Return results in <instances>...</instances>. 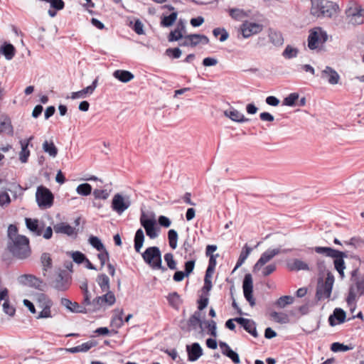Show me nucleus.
I'll list each match as a JSON object with an SVG mask.
<instances>
[{
  "label": "nucleus",
  "instance_id": "c85d7f7f",
  "mask_svg": "<svg viewBox=\"0 0 364 364\" xmlns=\"http://www.w3.org/2000/svg\"><path fill=\"white\" fill-rule=\"evenodd\" d=\"M113 76L122 82H128L134 79V75L127 70H117L113 73Z\"/></svg>",
  "mask_w": 364,
  "mask_h": 364
},
{
  "label": "nucleus",
  "instance_id": "7c9ffc66",
  "mask_svg": "<svg viewBox=\"0 0 364 364\" xmlns=\"http://www.w3.org/2000/svg\"><path fill=\"white\" fill-rule=\"evenodd\" d=\"M16 50L11 43H4L0 47V53L4 55L7 60H11L15 55Z\"/></svg>",
  "mask_w": 364,
  "mask_h": 364
},
{
  "label": "nucleus",
  "instance_id": "13d9d810",
  "mask_svg": "<svg viewBox=\"0 0 364 364\" xmlns=\"http://www.w3.org/2000/svg\"><path fill=\"white\" fill-rule=\"evenodd\" d=\"M299 95L297 93H291L287 97L284 98L283 104L287 106H294L295 102L298 100Z\"/></svg>",
  "mask_w": 364,
  "mask_h": 364
},
{
  "label": "nucleus",
  "instance_id": "c03bdc74",
  "mask_svg": "<svg viewBox=\"0 0 364 364\" xmlns=\"http://www.w3.org/2000/svg\"><path fill=\"white\" fill-rule=\"evenodd\" d=\"M299 50L292 47L290 45L287 46L282 53V56L286 59H291L296 58L298 55Z\"/></svg>",
  "mask_w": 364,
  "mask_h": 364
},
{
  "label": "nucleus",
  "instance_id": "e2e57ef3",
  "mask_svg": "<svg viewBox=\"0 0 364 364\" xmlns=\"http://www.w3.org/2000/svg\"><path fill=\"white\" fill-rule=\"evenodd\" d=\"M93 196L96 199L106 200L109 196V193L107 190L95 189Z\"/></svg>",
  "mask_w": 364,
  "mask_h": 364
},
{
  "label": "nucleus",
  "instance_id": "69168bd1",
  "mask_svg": "<svg viewBox=\"0 0 364 364\" xmlns=\"http://www.w3.org/2000/svg\"><path fill=\"white\" fill-rule=\"evenodd\" d=\"M71 256L73 260L77 264H82L86 259L85 255L79 251L73 252Z\"/></svg>",
  "mask_w": 364,
  "mask_h": 364
},
{
  "label": "nucleus",
  "instance_id": "f8f14e48",
  "mask_svg": "<svg viewBox=\"0 0 364 364\" xmlns=\"http://www.w3.org/2000/svg\"><path fill=\"white\" fill-rule=\"evenodd\" d=\"M346 14L349 22L352 24L359 25L364 22V9L360 7H350L346 10Z\"/></svg>",
  "mask_w": 364,
  "mask_h": 364
},
{
  "label": "nucleus",
  "instance_id": "774afa93",
  "mask_svg": "<svg viewBox=\"0 0 364 364\" xmlns=\"http://www.w3.org/2000/svg\"><path fill=\"white\" fill-rule=\"evenodd\" d=\"M3 310L4 312L9 316H13L16 312L14 307L10 305L9 301L6 300V302H4L3 304Z\"/></svg>",
  "mask_w": 364,
  "mask_h": 364
},
{
  "label": "nucleus",
  "instance_id": "aec40b11",
  "mask_svg": "<svg viewBox=\"0 0 364 364\" xmlns=\"http://www.w3.org/2000/svg\"><path fill=\"white\" fill-rule=\"evenodd\" d=\"M60 304L73 313H87L86 307L80 306L77 302H73L66 298H62Z\"/></svg>",
  "mask_w": 364,
  "mask_h": 364
},
{
  "label": "nucleus",
  "instance_id": "8fccbe9b",
  "mask_svg": "<svg viewBox=\"0 0 364 364\" xmlns=\"http://www.w3.org/2000/svg\"><path fill=\"white\" fill-rule=\"evenodd\" d=\"M294 302V297L291 296H282L276 301V305L279 308H284L287 305Z\"/></svg>",
  "mask_w": 364,
  "mask_h": 364
},
{
  "label": "nucleus",
  "instance_id": "393cba45",
  "mask_svg": "<svg viewBox=\"0 0 364 364\" xmlns=\"http://www.w3.org/2000/svg\"><path fill=\"white\" fill-rule=\"evenodd\" d=\"M96 342L93 341H89L77 346L65 348V350L70 353H76L79 352H87L92 347L95 346Z\"/></svg>",
  "mask_w": 364,
  "mask_h": 364
},
{
  "label": "nucleus",
  "instance_id": "3c124183",
  "mask_svg": "<svg viewBox=\"0 0 364 364\" xmlns=\"http://www.w3.org/2000/svg\"><path fill=\"white\" fill-rule=\"evenodd\" d=\"M164 260L166 262L168 267L171 270L177 269V263L174 259L173 255L172 253H166L164 256Z\"/></svg>",
  "mask_w": 364,
  "mask_h": 364
},
{
  "label": "nucleus",
  "instance_id": "473e14b6",
  "mask_svg": "<svg viewBox=\"0 0 364 364\" xmlns=\"http://www.w3.org/2000/svg\"><path fill=\"white\" fill-rule=\"evenodd\" d=\"M200 312L195 311L188 320V325L191 329L196 330L198 327L202 328L203 323L200 319Z\"/></svg>",
  "mask_w": 364,
  "mask_h": 364
},
{
  "label": "nucleus",
  "instance_id": "49530a36",
  "mask_svg": "<svg viewBox=\"0 0 364 364\" xmlns=\"http://www.w3.org/2000/svg\"><path fill=\"white\" fill-rule=\"evenodd\" d=\"M169 246L175 250L178 245V233L175 230H169L168 232Z\"/></svg>",
  "mask_w": 364,
  "mask_h": 364
},
{
  "label": "nucleus",
  "instance_id": "2eb2a0df",
  "mask_svg": "<svg viewBox=\"0 0 364 364\" xmlns=\"http://www.w3.org/2000/svg\"><path fill=\"white\" fill-rule=\"evenodd\" d=\"M267 36L269 41L276 47H281L284 43V39L281 31L269 28L267 30Z\"/></svg>",
  "mask_w": 364,
  "mask_h": 364
},
{
  "label": "nucleus",
  "instance_id": "a211bd4d",
  "mask_svg": "<svg viewBox=\"0 0 364 364\" xmlns=\"http://www.w3.org/2000/svg\"><path fill=\"white\" fill-rule=\"evenodd\" d=\"M53 230L56 233L64 234L70 237L76 236L77 234V229L66 223L55 224L53 226Z\"/></svg>",
  "mask_w": 364,
  "mask_h": 364
},
{
  "label": "nucleus",
  "instance_id": "603ef678",
  "mask_svg": "<svg viewBox=\"0 0 364 364\" xmlns=\"http://www.w3.org/2000/svg\"><path fill=\"white\" fill-rule=\"evenodd\" d=\"M76 191L79 195L87 196L91 193L92 186L89 183H82L77 187Z\"/></svg>",
  "mask_w": 364,
  "mask_h": 364
},
{
  "label": "nucleus",
  "instance_id": "423d86ee",
  "mask_svg": "<svg viewBox=\"0 0 364 364\" xmlns=\"http://www.w3.org/2000/svg\"><path fill=\"white\" fill-rule=\"evenodd\" d=\"M328 40L326 32L321 27H316L309 31L308 36V47L315 50L324 44Z\"/></svg>",
  "mask_w": 364,
  "mask_h": 364
},
{
  "label": "nucleus",
  "instance_id": "2f4dec72",
  "mask_svg": "<svg viewBox=\"0 0 364 364\" xmlns=\"http://www.w3.org/2000/svg\"><path fill=\"white\" fill-rule=\"evenodd\" d=\"M70 287V282L68 279L64 278L61 274L53 282V287L58 291H66Z\"/></svg>",
  "mask_w": 364,
  "mask_h": 364
},
{
  "label": "nucleus",
  "instance_id": "0eeeda50",
  "mask_svg": "<svg viewBox=\"0 0 364 364\" xmlns=\"http://www.w3.org/2000/svg\"><path fill=\"white\" fill-rule=\"evenodd\" d=\"M36 200L41 209H47L53 205L54 196L48 188L40 186L36 189Z\"/></svg>",
  "mask_w": 364,
  "mask_h": 364
},
{
  "label": "nucleus",
  "instance_id": "a878e982",
  "mask_svg": "<svg viewBox=\"0 0 364 364\" xmlns=\"http://www.w3.org/2000/svg\"><path fill=\"white\" fill-rule=\"evenodd\" d=\"M33 139V136H31L28 139L21 140L20 141L21 150L19 154V159L22 163H26L28 161V158L30 155V151L28 149L30 141Z\"/></svg>",
  "mask_w": 364,
  "mask_h": 364
},
{
  "label": "nucleus",
  "instance_id": "e433bc0d",
  "mask_svg": "<svg viewBox=\"0 0 364 364\" xmlns=\"http://www.w3.org/2000/svg\"><path fill=\"white\" fill-rule=\"evenodd\" d=\"M35 300L40 308L46 307L47 306H52L51 300L43 293H38L35 296Z\"/></svg>",
  "mask_w": 364,
  "mask_h": 364
},
{
  "label": "nucleus",
  "instance_id": "39448f33",
  "mask_svg": "<svg viewBox=\"0 0 364 364\" xmlns=\"http://www.w3.org/2000/svg\"><path fill=\"white\" fill-rule=\"evenodd\" d=\"M140 224L144 228L146 235L151 240L159 236V229L156 225L154 215H148L142 212L140 216Z\"/></svg>",
  "mask_w": 364,
  "mask_h": 364
},
{
  "label": "nucleus",
  "instance_id": "c9c22d12",
  "mask_svg": "<svg viewBox=\"0 0 364 364\" xmlns=\"http://www.w3.org/2000/svg\"><path fill=\"white\" fill-rule=\"evenodd\" d=\"M252 248L250 247L247 245H245L239 256V258L237 261L236 265L235 267L234 270L241 267L243 263L245 262L248 256L250 255V252H252Z\"/></svg>",
  "mask_w": 364,
  "mask_h": 364
},
{
  "label": "nucleus",
  "instance_id": "f257e3e1",
  "mask_svg": "<svg viewBox=\"0 0 364 364\" xmlns=\"http://www.w3.org/2000/svg\"><path fill=\"white\" fill-rule=\"evenodd\" d=\"M310 13L316 18H331L338 10V6L328 0H311Z\"/></svg>",
  "mask_w": 364,
  "mask_h": 364
},
{
  "label": "nucleus",
  "instance_id": "4d7b16f0",
  "mask_svg": "<svg viewBox=\"0 0 364 364\" xmlns=\"http://www.w3.org/2000/svg\"><path fill=\"white\" fill-rule=\"evenodd\" d=\"M167 299L170 305L176 308L178 307L181 303L180 296L176 292L169 294Z\"/></svg>",
  "mask_w": 364,
  "mask_h": 364
},
{
  "label": "nucleus",
  "instance_id": "ea45409f",
  "mask_svg": "<svg viewBox=\"0 0 364 364\" xmlns=\"http://www.w3.org/2000/svg\"><path fill=\"white\" fill-rule=\"evenodd\" d=\"M229 14L233 19L237 21H241L249 15L247 12L240 9H230Z\"/></svg>",
  "mask_w": 364,
  "mask_h": 364
},
{
  "label": "nucleus",
  "instance_id": "0e129e2a",
  "mask_svg": "<svg viewBox=\"0 0 364 364\" xmlns=\"http://www.w3.org/2000/svg\"><path fill=\"white\" fill-rule=\"evenodd\" d=\"M276 264H269L265 267H262L259 271H262V274L264 277H267L272 274L276 270Z\"/></svg>",
  "mask_w": 364,
  "mask_h": 364
},
{
  "label": "nucleus",
  "instance_id": "6e6552de",
  "mask_svg": "<svg viewBox=\"0 0 364 364\" xmlns=\"http://www.w3.org/2000/svg\"><path fill=\"white\" fill-rule=\"evenodd\" d=\"M131 205V200L129 196H123L121 193H116L112 198L111 208L117 214H122Z\"/></svg>",
  "mask_w": 364,
  "mask_h": 364
},
{
  "label": "nucleus",
  "instance_id": "9b49d317",
  "mask_svg": "<svg viewBox=\"0 0 364 364\" xmlns=\"http://www.w3.org/2000/svg\"><path fill=\"white\" fill-rule=\"evenodd\" d=\"M242 289L245 298L249 302L251 306H254L255 305V299L252 295L253 281L250 274H247L245 275L242 283Z\"/></svg>",
  "mask_w": 364,
  "mask_h": 364
},
{
  "label": "nucleus",
  "instance_id": "4468645a",
  "mask_svg": "<svg viewBox=\"0 0 364 364\" xmlns=\"http://www.w3.org/2000/svg\"><path fill=\"white\" fill-rule=\"evenodd\" d=\"M235 321L240 324L244 329L253 337L257 338L258 333L256 328V323L254 321L242 317L235 318Z\"/></svg>",
  "mask_w": 364,
  "mask_h": 364
},
{
  "label": "nucleus",
  "instance_id": "6ab92c4d",
  "mask_svg": "<svg viewBox=\"0 0 364 364\" xmlns=\"http://www.w3.org/2000/svg\"><path fill=\"white\" fill-rule=\"evenodd\" d=\"M345 257H347V255L344 252H342V254L337 255V257H333L334 259V260H333L334 268L339 274V276L341 279H343L345 278L344 270L346 268V264L344 262Z\"/></svg>",
  "mask_w": 364,
  "mask_h": 364
},
{
  "label": "nucleus",
  "instance_id": "bf43d9fd",
  "mask_svg": "<svg viewBox=\"0 0 364 364\" xmlns=\"http://www.w3.org/2000/svg\"><path fill=\"white\" fill-rule=\"evenodd\" d=\"M350 349V347L338 342L333 343L331 346V350L333 352L347 351Z\"/></svg>",
  "mask_w": 364,
  "mask_h": 364
},
{
  "label": "nucleus",
  "instance_id": "79ce46f5",
  "mask_svg": "<svg viewBox=\"0 0 364 364\" xmlns=\"http://www.w3.org/2000/svg\"><path fill=\"white\" fill-rule=\"evenodd\" d=\"M123 314H124L123 309H117L114 310V316L112 319V323L117 328L122 327L124 323V321L122 319Z\"/></svg>",
  "mask_w": 364,
  "mask_h": 364
},
{
  "label": "nucleus",
  "instance_id": "cd10ccee",
  "mask_svg": "<svg viewBox=\"0 0 364 364\" xmlns=\"http://www.w3.org/2000/svg\"><path fill=\"white\" fill-rule=\"evenodd\" d=\"M314 251L318 254L324 255L325 256L331 258L342 254V251H339L328 247H315Z\"/></svg>",
  "mask_w": 364,
  "mask_h": 364
},
{
  "label": "nucleus",
  "instance_id": "4c0bfd02",
  "mask_svg": "<svg viewBox=\"0 0 364 364\" xmlns=\"http://www.w3.org/2000/svg\"><path fill=\"white\" fill-rule=\"evenodd\" d=\"M97 282L103 292L110 291L109 279L106 274H99L97 278Z\"/></svg>",
  "mask_w": 364,
  "mask_h": 364
},
{
  "label": "nucleus",
  "instance_id": "37998d69",
  "mask_svg": "<svg viewBox=\"0 0 364 364\" xmlns=\"http://www.w3.org/2000/svg\"><path fill=\"white\" fill-rule=\"evenodd\" d=\"M105 292V294L100 296L101 299H102V303L104 306H112L116 301V298L114 293L111 291Z\"/></svg>",
  "mask_w": 364,
  "mask_h": 364
},
{
  "label": "nucleus",
  "instance_id": "f03ea898",
  "mask_svg": "<svg viewBox=\"0 0 364 364\" xmlns=\"http://www.w3.org/2000/svg\"><path fill=\"white\" fill-rule=\"evenodd\" d=\"M9 248L14 256L19 259H25L31 254L29 240L24 235L14 237L12 242L9 245Z\"/></svg>",
  "mask_w": 364,
  "mask_h": 364
},
{
  "label": "nucleus",
  "instance_id": "72a5a7b5",
  "mask_svg": "<svg viewBox=\"0 0 364 364\" xmlns=\"http://www.w3.org/2000/svg\"><path fill=\"white\" fill-rule=\"evenodd\" d=\"M144 239L145 237L143 230L141 228L138 229L135 233L134 239V249L136 252L139 253L141 252Z\"/></svg>",
  "mask_w": 364,
  "mask_h": 364
},
{
  "label": "nucleus",
  "instance_id": "7ed1b4c3",
  "mask_svg": "<svg viewBox=\"0 0 364 364\" xmlns=\"http://www.w3.org/2000/svg\"><path fill=\"white\" fill-rule=\"evenodd\" d=\"M144 261L153 269H159L162 272L166 268L162 265L161 252L158 247H149L141 254Z\"/></svg>",
  "mask_w": 364,
  "mask_h": 364
},
{
  "label": "nucleus",
  "instance_id": "5701e85b",
  "mask_svg": "<svg viewBox=\"0 0 364 364\" xmlns=\"http://www.w3.org/2000/svg\"><path fill=\"white\" fill-rule=\"evenodd\" d=\"M25 222L27 228L33 232L34 235L40 236L42 235V230H43L44 226L43 225H40L38 220L26 218Z\"/></svg>",
  "mask_w": 364,
  "mask_h": 364
},
{
  "label": "nucleus",
  "instance_id": "a18cd8bd",
  "mask_svg": "<svg viewBox=\"0 0 364 364\" xmlns=\"http://www.w3.org/2000/svg\"><path fill=\"white\" fill-rule=\"evenodd\" d=\"M214 272L210 268H207L204 279V286L203 289L206 291H209L212 288L211 278Z\"/></svg>",
  "mask_w": 364,
  "mask_h": 364
},
{
  "label": "nucleus",
  "instance_id": "f3484780",
  "mask_svg": "<svg viewBox=\"0 0 364 364\" xmlns=\"http://www.w3.org/2000/svg\"><path fill=\"white\" fill-rule=\"evenodd\" d=\"M186 351L188 359L191 362L196 361L203 355V349L198 343L187 345Z\"/></svg>",
  "mask_w": 364,
  "mask_h": 364
},
{
  "label": "nucleus",
  "instance_id": "9d476101",
  "mask_svg": "<svg viewBox=\"0 0 364 364\" xmlns=\"http://www.w3.org/2000/svg\"><path fill=\"white\" fill-rule=\"evenodd\" d=\"M281 252L279 248L268 249L263 252L253 267V272H259L265 264L269 262L273 257Z\"/></svg>",
  "mask_w": 364,
  "mask_h": 364
},
{
  "label": "nucleus",
  "instance_id": "f704fd0d",
  "mask_svg": "<svg viewBox=\"0 0 364 364\" xmlns=\"http://www.w3.org/2000/svg\"><path fill=\"white\" fill-rule=\"evenodd\" d=\"M185 29V25L180 21L176 29L171 31L168 36L169 41H176L183 38L182 31Z\"/></svg>",
  "mask_w": 364,
  "mask_h": 364
},
{
  "label": "nucleus",
  "instance_id": "20e7f679",
  "mask_svg": "<svg viewBox=\"0 0 364 364\" xmlns=\"http://www.w3.org/2000/svg\"><path fill=\"white\" fill-rule=\"evenodd\" d=\"M334 281L335 278L331 272L327 273L324 281L318 279L316 292V298L318 301L330 298Z\"/></svg>",
  "mask_w": 364,
  "mask_h": 364
},
{
  "label": "nucleus",
  "instance_id": "864d4df0",
  "mask_svg": "<svg viewBox=\"0 0 364 364\" xmlns=\"http://www.w3.org/2000/svg\"><path fill=\"white\" fill-rule=\"evenodd\" d=\"M89 242L94 248L100 252L105 250L102 241L96 236H90L89 238Z\"/></svg>",
  "mask_w": 364,
  "mask_h": 364
},
{
  "label": "nucleus",
  "instance_id": "bb28decb",
  "mask_svg": "<svg viewBox=\"0 0 364 364\" xmlns=\"http://www.w3.org/2000/svg\"><path fill=\"white\" fill-rule=\"evenodd\" d=\"M2 132L12 134L13 127L10 119L6 114H0V134Z\"/></svg>",
  "mask_w": 364,
  "mask_h": 364
},
{
  "label": "nucleus",
  "instance_id": "338daca9",
  "mask_svg": "<svg viewBox=\"0 0 364 364\" xmlns=\"http://www.w3.org/2000/svg\"><path fill=\"white\" fill-rule=\"evenodd\" d=\"M52 306H47L46 307L41 308L42 310L39 312L36 318H47L51 317L50 308Z\"/></svg>",
  "mask_w": 364,
  "mask_h": 364
},
{
  "label": "nucleus",
  "instance_id": "b1692460",
  "mask_svg": "<svg viewBox=\"0 0 364 364\" xmlns=\"http://www.w3.org/2000/svg\"><path fill=\"white\" fill-rule=\"evenodd\" d=\"M224 114L234 122H245L248 121V119L245 118L242 113L235 109L225 110Z\"/></svg>",
  "mask_w": 364,
  "mask_h": 364
},
{
  "label": "nucleus",
  "instance_id": "5fc2aeb1",
  "mask_svg": "<svg viewBox=\"0 0 364 364\" xmlns=\"http://www.w3.org/2000/svg\"><path fill=\"white\" fill-rule=\"evenodd\" d=\"M41 262L43 267L44 270H47L48 269L51 268L52 267V259L49 253L44 252L41 255Z\"/></svg>",
  "mask_w": 364,
  "mask_h": 364
},
{
  "label": "nucleus",
  "instance_id": "dca6fc26",
  "mask_svg": "<svg viewBox=\"0 0 364 364\" xmlns=\"http://www.w3.org/2000/svg\"><path fill=\"white\" fill-rule=\"evenodd\" d=\"M18 282L23 285H27L31 287H34L38 289H41L43 282L38 278L32 274H23L18 277Z\"/></svg>",
  "mask_w": 364,
  "mask_h": 364
},
{
  "label": "nucleus",
  "instance_id": "a19ab883",
  "mask_svg": "<svg viewBox=\"0 0 364 364\" xmlns=\"http://www.w3.org/2000/svg\"><path fill=\"white\" fill-rule=\"evenodd\" d=\"M177 16V12H173L168 16H163L161 21V26L164 27H169L172 26L176 21Z\"/></svg>",
  "mask_w": 364,
  "mask_h": 364
},
{
  "label": "nucleus",
  "instance_id": "1a4fd4ad",
  "mask_svg": "<svg viewBox=\"0 0 364 364\" xmlns=\"http://www.w3.org/2000/svg\"><path fill=\"white\" fill-rule=\"evenodd\" d=\"M263 28L264 26L261 23L245 21L240 26V31L243 38H247L259 33Z\"/></svg>",
  "mask_w": 364,
  "mask_h": 364
},
{
  "label": "nucleus",
  "instance_id": "ddd939ff",
  "mask_svg": "<svg viewBox=\"0 0 364 364\" xmlns=\"http://www.w3.org/2000/svg\"><path fill=\"white\" fill-rule=\"evenodd\" d=\"M321 78L327 81L331 85L338 83L340 76L338 73L331 67L326 66L321 73Z\"/></svg>",
  "mask_w": 364,
  "mask_h": 364
},
{
  "label": "nucleus",
  "instance_id": "052dcab7",
  "mask_svg": "<svg viewBox=\"0 0 364 364\" xmlns=\"http://www.w3.org/2000/svg\"><path fill=\"white\" fill-rule=\"evenodd\" d=\"M97 85L98 77L95 79L90 85L82 90L85 96L87 97V95H92L95 92L96 87H97Z\"/></svg>",
  "mask_w": 364,
  "mask_h": 364
},
{
  "label": "nucleus",
  "instance_id": "09e8293b",
  "mask_svg": "<svg viewBox=\"0 0 364 364\" xmlns=\"http://www.w3.org/2000/svg\"><path fill=\"white\" fill-rule=\"evenodd\" d=\"M291 269L292 270H309V267L307 263L305 262L296 259L293 261L291 265Z\"/></svg>",
  "mask_w": 364,
  "mask_h": 364
},
{
  "label": "nucleus",
  "instance_id": "4be33fe9",
  "mask_svg": "<svg viewBox=\"0 0 364 364\" xmlns=\"http://www.w3.org/2000/svg\"><path fill=\"white\" fill-rule=\"evenodd\" d=\"M219 346L223 355L231 359L232 361L235 364L240 363L239 355L233 350H232L226 343L220 342Z\"/></svg>",
  "mask_w": 364,
  "mask_h": 364
},
{
  "label": "nucleus",
  "instance_id": "412c9836",
  "mask_svg": "<svg viewBox=\"0 0 364 364\" xmlns=\"http://www.w3.org/2000/svg\"><path fill=\"white\" fill-rule=\"evenodd\" d=\"M346 317V312L342 309L336 308L328 318L329 324L334 326L336 324L342 323L345 321Z\"/></svg>",
  "mask_w": 364,
  "mask_h": 364
},
{
  "label": "nucleus",
  "instance_id": "de8ad7c7",
  "mask_svg": "<svg viewBox=\"0 0 364 364\" xmlns=\"http://www.w3.org/2000/svg\"><path fill=\"white\" fill-rule=\"evenodd\" d=\"M103 306L104 304L102 303V299H101L100 296H97L92 301L90 306L89 308H86L87 312L99 311Z\"/></svg>",
  "mask_w": 364,
  "mask_h": 364
},
{
  "label": "nucleus",
  "instance_id": "680f3d73",
  "mask_svg": "<svg viewBox=\"0 0 364 364\" xmlns=\"http://www.w3.org/2000/svg\"><path fill=\"white\" fill-rule=\"evenodd\" d=\"M270 316L277 323H285L287 321V315L273 311L270 314Z\"/></svg>",
  "mask_w": 364,
  "mask_h": 364
},
{
  "label": "nucleus",
  "instance_id": "c756f323",
  "mask_svg": "<svg viewBox=\"0 0 364 364\" xmlns=\"http://www.w3.org/2000/svg\"><path fill=\"white\" fill-rule=\"evenodd\" d=\"M187 38L190 40L191 47H195L199 43L205 45L209 42L208 38L206 36L201 34H190L187 35Z\"/></svg>",
  "mask_w": 364,
  "mask_h": 364
},
{
  "label": "nucleus",
  "instance_id": "58836bf2",
  "mask_svg": "<svg viewBox=\"0 0 364 364\" xmlns=\"http://www.w3.org/2000/svg\"><path fill=\"white\" fill-rule=\"evenodd\" d=\"M43 149L51 157H55L58 154V149L53 144V142L45 141L43 144Z\"/></svg>",
  "mask_w": 364,
  "mask_h": 364
},
{
  "label": "nucleus",
  "instance_id": "6e6d98bb",
  "mask_svg": "<svg viewBox=\"0 0 364 364\" xmlns=\"http://www.w3.org/2000/svg\"><path fill=\"white\" fill-rule=\"evenodd\" d=\"M213 33L215 37H218V36L220 35V37L219 38L220 42L225 41L229 37V34L225 28H214L213 31Z\"/></svg>",
  "mask_w": 364,
  "mask_h": 364
}]
</instances>
